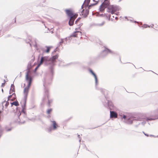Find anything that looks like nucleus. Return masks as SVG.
<instances>
[{
    "mask_svg": "<svg viewBox=\"0 0 158 158\" xmlns=\"http://www.w3.org/2000/svg\"><path fill=\"white\" fill-rule=\"evenodd\" d=\"M81 8L83 10L81 11L80 15H81L83 17H85L89 14V1L88 0H86L84 2L81 6Z\"/></svg>",
    "mask_w": 158,
    "mask_h": 158,
    "instance_id": "obj_1",
    "label": "nucleus"
},
{
    "mask_svg": "<svg viewBox=\"0 0 158 158\" xmlns=\"http://www.w3.org/2000/svg\"><path fill=\"white\" fill-rule=\"evenodd\" d=\"M66 11L68 15L70 17L69 21V24L70 26H72L73 24L75 19L77 17L78 14H74L72 11L69 10H66Z\"/></svg>",
    "mask_w": 158,
    "mask_h": 158,
    "instance_id": "obj_2",
    "label": "nucleus"
},
{
    "mask_svg": "<svg viewBox=\"0 0 158 158\" xmlns=\"http://www.w3.org/2000/svg\"><path fill=\"white\" fill-rule=\"evenodd\" d=\"M26 80L28 82V86L25 87L24 90V98H26L27 96L29 90V87L31 85V78L30 77L28 76V73H27L26 75Z\"/></svg>",
    "mask_w": 158,
    "mask_h": 158,
    "instance_id": "obj_3",
    "label": "nucleus"
},
{
    "mask_svg": "<svg viewBox=\"0 0 158 158\" xmlns=\"http://www.w3.org/2000/svg\"><path fill=\"white\" fill-rule=\"evenodd\" d=\"M76 31L71 36V39H73V37H77L78 35H81V33L80 31L79 28L75 29Z\"/></svg>",
    "mask_w": 158,
    "mask_h": 158,
    "instance_id": "obj_4",
    "label": "nucleus"
},
{
    "mask_svg": "<svg viewBox=\"0 0 158 158\" xmlns=\"http://www.w3.org/2000/svg\"><path fill=\"white\" fill-rule=\"evenodd\" d=\"M48 60V57L47 56L42 57L41 58L40 63L41 64L44 62H47Z\"/></svg>",
    "mask_w": 158,
    "mask_h": 158,
    "instance_id": "obj_5",
    "label": "nucleus"
},
{
    "mask_svg": "<svg viewBox=\"0 0 158 158\" xmlns=\"http://www.w3.org/2000/svg\"><path fill=\"white\" fill-rule=\"evenodd\" d=\"M106 3V2H104L100 6L99 10L100 11L102 12L104 11L106 7V6L105 5Z\"/></svg>",
    "mask_w": 158,
    "mask_h": 158,
    "instance_id": "obj_6",
    "label": "nucleus"
},
{
    "mask_svg": "<svg viewBox=\"0 0 158 158\" xmlns=\"http://www.w3.org/2000/svg\"><path fill=\"white\" fill-rule=\"evenodd\" d=\"M117 114L115 112L113 111H110V117L111 118H117Z\"/></svg>",
    "mask_w": 158,
    "mask_h": 158,
    "instance_id": "obj_7",
    "label": "nucleus"
},
{
    "mask_svg": "<svg viewBox=\"0 0 158 158\" xmlns=\"http://www.w3.org/2000/svg\"><path fill=\"white\" fill-rule=\"evenodd\" d=\"M16 98V95L14 93H12V95H9L8 98V100H9L11 99L12 100H13Z\"/></svg>",
    "mask_w": 158,
    "mask_h": 158,
    "instance_id": "obj_8",
    "label": "nucleus"
},
{
    "mask_svg": "<svg viewBox=\"0 0 158 158\" xmlns=\"http://www.w3.org/2000/svg\"><path fill=\"white\" fill-rule=\"evenodd\" d=\"M52 47L46 46L45 48H46V49L45 50L44 49H43L44 52L49 53Z\"/></svg>",
    "mask_w": 158,
    "mask_h": 158,
    "instance_id": "obj_9",
    "label": "nucleus"
},
{
    "mask_svg": "<svg viewBox=\"0 0 158 158\" xmlns=\"http://www.w3.org/2000/svg\"><path fill=\"white\" fill-rule=\"evenodd\" d=\"M9 103V102L8 101H4L2 102V106L3 107L5 106L6 108L8 106Z\"/></svg>",
    "mask_w": 158,
    "mask_h": 158,
    "instance_id": "obj_10",
    "label": "nucleus"
},
{
    "mask_svg": "<svg viewBox=\"0 0 158 158\" xmlns=\"http://www.w3.org/2000/svg\"><path fill=\"white\" fill-rule=\"evenodd\" d=\"M14 85L13 84H12L11 86V88L10 91V94H11L13 93L14 92Z\"/></svg>",
    "mask_w": 158,
    "mask_h": 158,
    "instance_id": "obj_11",
    "label": "nucleus"
},
{
    "mask_svg": "<svg viewBox=\"0 0 158 158\" xmlns=\"http://www.w3.org/2000/svg\"><path fill=\"white\" fill-rule=\"evenodd\" d=\"M52 122L53 123V128H52V129L54 130H55L56 128L57 127H58V126H57L56 122L55 121H52Z\"/></svg>",
    "mask_w": 158,
    "mask_h": 158,
    "instance_id": "obj_12",
    "label": "nucleus"
},
{
    "mask_svg": "<svg viewBox=\"0 0 158 158\" xmlns=\"http://www.w3.org/2000/svg\"><path fill=\"white\" fill-rule=\"evenodd\" d=\"M93 1L94 2L93 3H91L90 5H89V7L93 6L95 5H96L97 3L98 2L97 1H95V0H93Z\"/></svg>",
    "mask_w": 158,
    "mask_h": 158,
    "instance_id": "obj_13",
    "label": "nucleus"
},
{
    "mask_svg": "<svg viewBox=\"0 0 158 158\" xmlns=\"http://www.w3.org/2000/svg\"><path fill=\"white\" fill-rule=\"evenodd\" d=\"M89 71L91 72V73H92V74L94 76V77L95 78L96 81V82L97 81V76H96V74L93 72L92 70H89Z\"/></svg>",
    "mask_w": 158,
    "mask_h": 158,
    "instance_id": "obj_14",
    "label": "nucleus"
},
{
    "mask_svg": "<svg viewBox=\"0 0 158 158\" xmlns=\"http://www.w3.org/2000/svg\"><path fill=\"white\" fill-rule=\"evenodd\" d=\"M11 106L14 105L15 106H17L19 105V104L17 101L11 103Z\"/></svg>",
    "mask_w": 158,
    "mask_h": 158,
    "instance_id": "obj_15",
    "label": "nucleus"
},
{
    "mask_svg": "<svg viewBox=\"0 0 158 158\" xmlns=\"http://www.w3.org/2000/svg\"><path fill=\"white\" fill-rule=\"evenodd\" d=\"M58 57V56L57 55H55V56H53L52 57L51 59V60L53 62L55 60L57 59Z\"/></svg>",
    "mask_w": 158,
    "mask_h": 158,
    "instance_id": "obj_16",
    "label": "nucleus"
},
{
    "mask_svg": "<svg viewBox=\"0 0 158 158\" xmlns=\"http://www.w3.org/2000/svg\"><path fill=\"white\" fill-rule=\"evenodd\" d=\"M103 52H106L107 53H111V50L107 48H106L103 51Z\"/></svg>",
    "mask_w": 158,
    "mask_h": 158,
    "instance_id": "obj_17",
    "label": "nucleus"
},
{
    "mask_svg": "<svg viewBox=\"0 0 158 158\" xmlns=\"http://www.w3.org/2000/svg\"><path fill=\"white\" fill-rule=\"evenodd\" d=\"M41 65V64L40 63L38 64V66L36 67V68L35 69V71L37 70L38 68Z\"/></svg>",
    "mask_w": 158,
    "mask_h": 158,
    "instance_id": "obj_18",
    "label": "nucleus"
},
{
    "mask_svg": "<svg viewBox=\"0 0 158 158\" xmlns=\"http://www.w3.org/2000/svg\"><path fill=\"white\" fill-rule=\"evenodd\" d=\"M52 110L51 109H48L47 111V113L48 114H49L52 111Z\"/></svg>",
    "mask_w": 158,
    "mask_h": 158,
    "instance_id": "obj_19",
    "label": "nucleus"
},
{
    "mask_svg": "<svg viewBox=\"0 0 158 158\" xmlns=\"http://www.w3.org/2000/svg\"><path fill=\"white\" fill-rule=\"evenodd\" d=\"M109 4V2L107 0V1L106 2V4H105V5L107 6Z\"/></svg>",
    "mask_w": 158,
    "mask_h": 158,
    "instance_id": "obj_20",
    "label": "nucleus"
},
{
    "mask_svg": "<svg viewBox=\"0 0 158 158\" xmlns=\"http://www.w3.org/2000/svg\"><path fill=\"white\" fill-rule=\"evenodd\" d=\"M143 27L145 28H146V27H148V25H144L143 26Z\"/></svg>",
    "mask_w": 158,
    "mask_h": 158,
    "instance_id": "obj_21",
    "label": "nucleus"
},
{
    "mask_svg": "<svg viewBox=\"0 0 158 158\" xmlns=\"http://www.w3.org/2000/svg\"><path fill=\"white\" fill-rule=\"evenodd\" d=\"M123 118H124V119H125L126 118V116H125V115H124L123 117Z\"/></svg>",
    "mask_w": 158,
    "mask_h": 158,
    "instance_id": "obj_22",
    "label": "nucleus"
},
{
    "mask_svg": "<svg viewBox=\"0 0 158 158\" xmlns=\"http://www.w3.org/2000/svg\"><path fill=\"white\" fill-rule=\"evenodd\" d=\"M4 84H4V83H2V87H3V86H4Z\"/></svg>",
    "mask_w": 158,
    "mask_h": 158,
    "instance_id": "obj_23",
    "label": "nucleus"
},
{
    "mask_svg": "<svg viewBox=\"0 0 158 158\" xmlns=\"http://www.w3.org/2000/svg\"><path fill=\"white\" fill-rule=\"evenodd\" d=\"M79 19H80V18H78V19L76 21L75 23H77V22L78 21V20H79Z\"/></svg>",
    "mask_w": 158,
    "mask_h": 158,
    "instance_id": "obj_24",
    "label": "nucleus"
},
{
    "mask_svg": "<svg viewBox=\"0 0 158 158\" xmlns=\"http://www.w3.org/2000/svg\"><path fill=\"white\" fill-rule=\"evenodd\" d=\"M143 133L145 135L147 136H149V135H147V134H145L144 132H143Z\"/></svg>",
    "mask_w": 158,
    "mask_h": 158,
    "instance_id": "obj_25",
    "label": "nucleus"
},
{
    "mask_svg": "<svg viewBox=\"0 0 158 158\" xmlns=\"http://www.w3.org/2000/svg\"><path fill=\"white\" fill-rule=\"evenodd\" d=\"M111 12L112 14H113V13H114V11H113V10H112V11H111Z\"/></svg>",
    "mask_w": 158,
    "mask_h": 158,
    "instance_id": "obj_26",
    "label": "nucleus"
},
{
    "mask_svg": "<svg viewBox=\"0 0 158 158\" xmlns=\"http://www.w3.org/2000/svg\"><path fill=\"white\" fill-rule=\"evenodd\" d=\"M57 48H56V49H55L54 50V52H56V51L57 50Z\"/></svg>",
    "mask_w": 158,
    "mask_h": 158,
    "instance_id": "obj_27",
    "label": "nucleus"
},
{
    "mask_svg": "<svg viewBox=\"0 0 158 158\" xmlns=\"http://www.w3.org/2000/svg\"><path fill=\"white\" fill-rule=\"evenodd\" d=\"M107 1V0H105V1L104 2H106Z\"/></svg>",
    "mask_w": 158,
    "mask_h": 158,
    "instance_id": "obj_28",
    "label": "nucleus"
},
{
    "mask_svg": "<svg viewBox=\"0 0 158 158\" xmlns=\"http://www.w3.org/2000/svg\"><path fill=\"white\" fill-rule=\"evenodd\" d=\"M78 137L79 138V137H80V135H78Z\"/></svg>",
    "mask_w": 158,
    "mask_h": 158,
    "instance_id": "obj_29",
    "label": "nucleus"
},
{
    "mask_svg": "<svg viewBox=\"0 0 158 158\" xmlns=\"http://www.w3.org/2000/svg\"><path fill=\"white\" fill-rule=\"evenodd\" d=\"M81 140V139H79V141H80V142Z\"/></svg>",
    "mask_w": 158,
    "mask_h": 158,
    "instance_id": "obj_30",
    "label": "nucleus"
},
{
    "mask_svg": "<svg viewBox=\"0 0 158 158\" xmlns=\"http://www.w3.org/2000/svg\"><path fill=\"white\" fill-rule=\"evenodd\" d=\"M2 92H3V89H2Z\"/></svg>",
    "mask_w": 158,
    "mask_h": 158,
    "instance_id": "obj_31",
    "label": "nucleus"
},
{
    "mask_svg": "<svg viewBox=\"0 0 158 158\" xmlns=\"http://www.w3.org/2000/svg\"><path fill=\"white\" fill-rule=\"evenodd\" d=\"M10 130H7V131H10Z\"/></svg>",
    "mask_w": 158,
    "mask_h": 158,
    "instance_id": "obj_32",
    "label": "nucleus"
},
{
    "mask_svg": "<svg viewBox=\"0 0 158 158\" xmlns=\"http://www.w3.org/2000/svg\"><path fill=\"white\" fill-rule=\"evenodd\" d=\"M45 93H47V94L48 93L47 91V92L45 91Z\"/></svg>",
    "mask_w": 158,
    "mask_h": 158,
    "instance_id": "obj_33",
    "label": "nucleus"
},
{
    "mask_svg": "<svg viewBox=\"0 0 158 158\" xmlns=\"http://www.w3.org/2000/svg\"><path fill=\"white\" fill-rule=\"evenodd\" d=\"M51 130H50V131H51Z\"/></svg>",
    "mask_w": 158,
    "mask_h": 158,
    "instance_id": "obj_34",
    "label": "nucleus"
},
{
    "mask_svg": "<svg viewBox=\"0 0 158 158\" xmlns=\"http://www.w3.org/2000/svg\"><path fill=\"white\" fill-rule=\"evenodd\" d=\"M90 0H89V2H90Z\"/></svg>",
    "mask_w": 158,
    "mask_h": 158,
    "instance_id": "obj_35",
    "label": "nucleus"
},
{
    "mask_svg": "<svg viewBox=\"0 0 158 158\" xmlns=\"http://www.w3.org/2000/svg\"><path fill=\"white\" fill-rule=\"evenodd\" d=\"M1 136V135H0V137Z\"/></svg>",
    "mask_w": 158,
    "mask_h": 158,
    "instance_id": "obj_36",
    "label": "nucleus"
}]
</instances>
